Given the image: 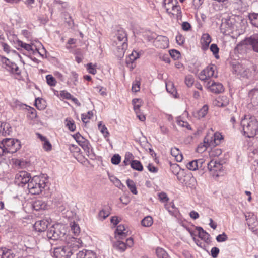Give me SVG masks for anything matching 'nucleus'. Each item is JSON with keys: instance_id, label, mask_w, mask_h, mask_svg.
<instances>
[{"instance_id": "4be33fe9", "label": "nucleus", "mask_w": 258, "mask_h": 258, "mask_svg": "<svg viewBox=\"0 0 258 258\" xmlns=\"http://www.w3.org/2000/svg\"><path fill=\"white\" fill-rule=\"evenodd\" d=\"M211 42V37L208 33L203 34L201 40L202 49L203 50L207 49Z\"/></svg>"}, {"instance_id": "a211bd4d", "label": "nucleus", "mask_w": 258, "mask_h": 258, "mask_svg": "<svg viewBox=\"0 0 258 258\" xmlns=\"http://www.w3.org/2000/svg\"><path fill=\"white\" fill-rule=\"evenodd\" d=\"M204 163V160L203 159L193 160L192 161L189 162L186 164V167L189 170L195 171L198 169L199 168H201L202 164Z\"/></svg>"}, {"instance_id": "680f3d73", "label": "nucleus", "mask_w": 258, "mask_h": 258, "mask_svg": "<svg viewBox=\"0 0 258 258\" xmlns=\"http://www.w3.org/2000/svg\"><path fill=\"white\" fill-rule=\"evenodd\" d=\"M132 154L128 153H126L125 156V158L123 162L124 163L125 165H128V164L131 163L130 160L132 158Z\"/></svg>"}, {"instance_id": "c756f323", "label": "nucleus", "mask_w": 258, "mask_h": 258, "mask_svg": "<svg viewBox=\"0 0 258 258\" xmlns=\"http://www.w3.org/2000/svg\"><path fill=\"white\" fill-rule=\"evenodd\" d=\"M33 208L38 211L41 209H45L46 207V204L41 200H37L34 202Z\"/></svg>"}, {"instance_id": "4d7b16f0", "label": "nucleus", "mask_w": 258, "mask_h": 258, "mask_svg": "<svg viewBox=\"0 0 258 258\" xmlns=\"http://www.w3.org/2000/svg\"><path fill=\"white\" fill-rule=\"evenodd\" d=\"M74 138L76 140L77 142L79 143H81V141H84L86 140L79 133H76V134L73 136Z\"/></svg>"}, {"instance_id": "f704fd0d", "label": "nucleus", "mask_w": 258, "mask_h": 258, "mask_svg": "<svg viewBox=\"0 0 258 258\" xmlns=\"http://www.w3.org/2000/svg\"><path fill=\"white\" fill-rule=\"evenodd\" d=\"M153 223V219L149 216L145 217L141 221V224L144 227H150Z\"/></svg>"}, {"instance_id": "20e7f679", "label": "nucleus", "mask_w": 258, "mask_h": 258, "mask_svg": "<svg viewBox=\"0 0 258 258\" xmlns=\"http://www.w3.org/2000/svg\"><path fill=\"white\" fill-rule=\"evenodd\" d=\"M21 147L20 142L18 140L6 138L0 143V156L5 153H14Z\"/></svg>"}, {"instance_id": "bf43d9fd", "label": "nucleus", "mask_w": 258, "mask_h": 258, "mask_svg": "<svg viewBox=\"0 0 258 258\" xmlns=\"http://www.w3.org/2000/svg\"><path fill=\"white\" fill-rule=\"evenodd\" d=\"M211 255L213 258H216L219 253V249L217 247H213L211 250Z\"/></svg>"}, {"instance_id": "052dcab7", "label": "nucleus", "mask_w": 258, "mask_h": 258, "mask_svg": "<svg viewBox=\"0 0 258 258\" xmlns=\"http://www.w3.org/2000/svg\"><path fill=\"white\" fill-rule=\"evenodd\" d=\"M69 150L72 153H78L80 151V148L77 146L73 144L70 145Z\"/></svg>"}, {"instance_id": "58836bf2", "label": "nucleus", "mask_w": 258, "mask_h": 258, "mask_svg": "<svg viewBox=\"0 0 258 258\" xmlns=\"http://www.w3.org/2000/svg\"><path fill=\"white\" fill-rule=\"evenodd\" d=\"M208 110V106L206 105H204L203 107L198 112L199 118H202L205 117L207 113Z\"/></svg>"}, {"instance_id": "5701e85b", "label": "nucleus", "mask_w": 258, "mask_h": 258, "mask_svg": "<svg viewBox=\"0 0 258 258\" xmlns=\"http://www.w3.org/2000/svg\"><path fill=\"white\" fill-rule=\"evenodd\" d=\"M82 148L86 152L89 158L91 159H93L95 158V155L93 152V149L89 141L87 142V144H84V145L82 146Z\"/></svg>"}, {"instance_id": "0eeeda50", "label": "nucleus", "mask_w": 258, "mask_h": 258, "mask_svg": "<svg viewBox=\"0 0 258 258\" xmlns=\"http://www.w3.org/2000/svg\"><path fill=\"white\" fill-rule=\"evenodd\" d=\"M237 68L239 69L238 74L242 77L251 79L255 76L256 67L252 64L245 66L239 64Z\"/></svg>"}, {"instance_id": "3c124183", "label": "nucleus", "mask_w": 258, "mask_h": 258, "mask_svg": "<svg viewBox=\"0 0 258 258\" xmlns=\"http://www.w3.org/2000/svg\"><path fill=\"white\" fill-rule=\"evenodd\" d=\"M71 230L75 235H77L80 233V227L78 224L74 223L71 226Z\"/></svg>"}, {"instance_id": "69168bd1", "label": "nucleus", "mask_w": 258, "mask_h": 258, "mask_svg": "<svg viewBox=\"0 0 258 258\" xmlns=\"http://www.w3.org/2000/svg\"><path fill=\"white\" fill-rule=\"evenodd\" d=\"M177 122L178 125L187 128H188V126H189L187 122H184L181 120H178Z\"/></svg>"}, {"instance_id": "864d4df0", "label": "nucleus", "mask_w": 258, "mask_h": 258, "mask_svg": "<svg viewBox=\"0 0 258 258\" xmlns=\"http://www.w3.org/2000/svg\"><path fill=\"white\" fill-rule=\"evenodd\" d=\"M176 41L179 45H181L184 44L185 38L181 34H178L176 36Z\"/></svg>"}, {"instance_id": "ddd939ff", "label": "nucleus", "mask_w": 258, "mask_h": 258, "mask_svg": "<svg viewBox=\"0 0 258 258\" xmlns=\"http://www.w3.org/2000/svg\"><path fill=\"white\" fill-rule=\"evenodd\" d=\"M127 38L126 32L123 30H119L114 37L113 44H119V43L121 41H122L121 43H127Z\"/></svg>"}, {"instance_id": "0e129e2a", "label": "nucleus", "mask_w": 258, "mask_h": 258, "mask_svg": "<svg viewBox=\"0 0 258 258\" xmlns=\"http://www.w3.org/2000/svg\"><path fill=\"white\" fill-rule=\"evenodd\" d=\"M147 168L151 172L156 173L158 171V168L155 167L152 164H149Z\"/></svg>"}, {"instance_id": "a878e982", "label": "nucleus", "mask_w": 258, "mask_h": 258, "mask_svg": "<svg viewBox=\"0 0 258 258\" xmlns=\"http://www.w3.org/2000/svg\"><path fill=\"white\" fill-rule=\"evenodd\" d=\"M249 96L251 98V103L253 105H258V89L251 90L249 93Z\"/></svg>"}, {"instance_id": "7ed1b4c3", "label": "nucleus", "mask_w": 258, "mask_h": 258, "mask_svg": "<svg viewBox=\"0 0 258 258\" xmlns=\"http://www.w3.org/2000/svg\"><path fill=\"white\" fill-rule=\"evenodd\" d=\"M47 179L44 176H35L28 184L29 192L32 195L40 194L46 186Z\"/></svg>"}, {"instance_id": "6e6d98bb", "label": "nucleus", "mask_w": 258, "mask_h": 258, "mask_svg": "<svg viewBox=\"0 0 258 258\" xmlns=\"http://www.w3.org/2000/svg\"><path fill=\"white\" fill-rule=\"evenodd\" d=\"M43 148L46 151H50L51 150L52 146L50 143L48 141V140H46L43 142Z\"/></svg>"}, {"instance_id": "7c9ffc66", "label": "nucleus", "mask_w": 258, "mask_h": 258, "mask_svg": "<svg viewBox=\"0 0 258 258\" xmlns=\"http://www.w3.org/2000/svg\"><path fill=\"white\" fill-rule=\"evenodd\" d=\"M249 19L252 25L258 28V13L249 14Z\"/></svg>"}, {"instance_id": "79ce46f5", "label": "nucleus", "mask_w": 258, "mask_h": 258, "mask_svg": "<svg viewBox=\"0 0 258 258\" xmlns=\"http://www.w3.org/2000/svg\"><path fill=\"white\" fill-rule=\"evenodd\" d=\"M42 102H44V101L42 99L37 98L35 100V106L39 110H42L45 108V104H43Z\"/></svg>"}, {"instance_id": "37998d69", "label": "nucleus", "mask_w": 258, "mask_h": 258, "mask_svg": "<svg viewBox=\"0 0 258 258\" xmlns=\"http://www.w3.org/2000/svg\"><path fill=\"white\" fill-rule=\"evenodd\" d=\"M18 45L28 51L33 50L30 44L25 43L21 41H18Z\"/></svg>"}, {"instance_id": "8fccbe9b", "label": "nucleus", "mask_w": 258, "mask_h": 258, "mask_svg": "<svg viewBox=\"0 0 258 258\" xmlns=\"http://www.w3.org/2000/svg\"><path fill=\"white\" fill-rule=\"evenodd\" d=\"M120 156L118 154H115L112 156L111 160L113 164L117 165L120 163Z\"/></svg>"}, {"instance_id": "cd10ccee", "label": "nucleus", "mask_w": 258, "mask_h": 258, "mask_svg": "<svg viewBox=\"0 0 258 258\" xmlns=\"http://www.w3.org/2000/svg\"><path fill=\"white\" fill-rule=\"evenodd\" d=\"M197 229L198 231L199 237L205 241L207 242L209 239L210 235L201 227H197Z\"/></svg>"}, {"instance_id": "6ab92c4d", "label": "nucleus", "mask_w": 258, "mask_h": 258, "mask_svg": "<svg viewBox=\"0 0 258 258\" xmlns=\"http://www.w3.org/2000/svg\"><path fill=\"white\" fill-rule=\"evenodd\" d=\"M48 222L45 220L36 221L34 225L35 230L39 232L44 231L47 228Z\"/></svg>"}, {"instance_id": "4468645a", "label": "nucleus", "mask_w": 258, "mask_h": 258, "mask_svg": "<svg viewBox=\"0 0 258 258\" xmlns=\"http://www.w3.org/2000/svg\"><path fill=\"white\" fill-rule=\"evenodd\" d=\"M154 45L157 47L165 49L169 45L168 39L165 36H158L154 41Z\"/></svg>"}, {"instance_id": "49530a36", "label": "nucleus", "mask_w": 258, "mask_h": 258, "mask_svg": "<svg viewBox=\"0 0 258 258\" xmlns=\"http://www.w3.org/2000/svg\"><path fill=\"white\" fill-rule=\"evenodd\" d=\"M66 125L68 126V128L71 131H74L76 129V126L74 124V122L73 120H70L68 119L66 120Z\"/></svg>"}, {"instance_id": "603ef678", "label": "nucleus", "mask_w": 258, "mask_h": 258, "mask_svg": "<svg viewBox=\"0 0 258 258\" xmlns=\"http://www.w3.org/2000/svg\"><path fill=\"white\" fill-rule=\"evenodd\" d=\"M170 55L174 59H178L180 56V53L178 51L173 49L169 51Z\"/></svg>"}, {"instance_id": "13d9d810", "label": "nucleus", "mask_w": 258, "mask_h": 258, "mask_svg": "<svg viewBox=\"0 0 258 258\" xmlns=\"http://www.w3.org/2000/svg\"><path fill=\"white\" fill-rule=\"evenodd\" d=\"M87 70L90 74L94 75L96 73V70L95 68L93 66L91 63L87 64Z\"/></svg>"}, {"instance_id": "9b49d317", "label": "nucleus", "mask_w": 258, "mask_h": 258, "mask_svg": "<svg viewBox=\"0 0 258 258\" xmlns=\"http://www.w3.org/2000/svg\"><path fill=\"white\" fill-rule=\"evenodd\" d=\"M245 44L252 48V50L258 53V34H254L244 40Z\"/></svg>"}, {"instance_id": "c9c22d12", "label": "nucleus", "mask_w": 258, "mask_h": 258, "mask_svg": "<svg viewBox=\"0 0 258 258\" xmlns=\"http://www.w3.org/2000/svg\"><path fill=\"white\" fill-rule=\"evenodd\" d=\"M98 127L101 133L103 134L105 138L108 137L109 133L107 130V128L105 125L102 124L101 121L99 122L98 124Z\"/></svg>"}, {"instance_id": "b1692460", "label": "nucleus", "mask_w": 258, "mask_h": 258, "mask_svg": "<svg viewBox=\"0 0 258 258\" xmlns=\"http://www.w3.org/2000/svg\"><path fill=\"white\" fill-rule=\"evenodd\" d=\"M208 168L210 171H213L214 172L220 170L222 168V165L216 161L211 160L208 164Z\"/></svg>"}, {"instance_id": "c03bdc74", "label": "nucleus", "mask_w": 258, "mask_h": 258, "mask_svg": "<svg viewBox=\"0 0 258 258\" xmlns=\"http://www.w3.org/2000/svg\"><path fill=\"white\" fill-rule=\"evenodd\" d=\"M185 83L188 87L192 86L194 83V77L191 75H188L186 76Z\"/></svg>"}, {"instance_id": "2f4dec72", "label": "nucleus", "mask_w": 258, "mask_h": 258, "mask_svg": "<svg viewBox=\"0 0 258 258\" xmlns=\"http://www.w3.org/2000/svg\"><path fill=\"white\" fill-rule=\"evenodd\" d=\"M131 166L134 169L139 171H141L143 169L142 164L138 160H133L131 163Z\"/></svg>"}, {"instance_id": "72a5a7b5", "label": "nucleus", "mask_w": 258, "mask_h": 258, "mask_svg": "<svg viewBox=\"0 0 258 258\" xmlns=\"http://www.w3.org/2000/svg\"><path fill=\"white\" fill-rule=\"evenodd\" d=\"M126 184L129 188L130 191L134 195H137L138 194V191L136 187V185L134 182L130 179H128L126 181Z\"/></svg>"}, {"instance_id": "473e14b6", "label": "nucleus", "mask_w": 258, "mask_h": 258, "mask_svg": "<svg viewBox=\"0 0 258 258\" xmlns=\"http://www.w3.org/2000/svg\"><path fill=\"white\" fill-rule=\"evenodd\" d=\"M156 253L158 258H169L167 253L162 248L158 247Z\"/></svg>"}, {"instance_id": "774afa93", "label": "nucleus", "mask_w": 258, "mask_h": 258, "mask_svg": "<svg viewBox=\"0 0 258 258\" xmlns=\"http://www.w3.org/2000/svg\"><path fill=\"white\" fill-rule=\"evenodd\" d=\"M189 215L191 218L195 220L198 219L199 217V214L195 211H191L189 213Z\"/></svg>"}, {"instance_id": "39448f33", "label": "nucleus", "mask_w": 258, "mask_h": 258, "mask_svg": "<svg viewBox=\"0 0 258 258\" xmlns=\"http://www.w3.org/2000/svg\"><path fill=\"white\" fill-rule=\"evenodd\" d=\"M66 233L64 226L58 223L51 226L47 231V237L49 239L56 240L63 237Z\"/></svg>"}, {"instance_id": "423d86ee", "label": "nucleus", "mask_w": 258, "mask_h": 258, "mask_svg": "<svg viewBox=\"0 0 258 258\" xmlns=\"http://www.w3.org/2000/svg\"><path fill=\"white\" fill-rule=\"evenodd\" d=\"M177 0H164V7L169 14L175 15L177 19H181V11L180 7L177 5Z\"/></svg>"}, {"instance_id": "a18cd8bd", "label": "nucleus", "mask_w": 258, "mask_h": 258, "mask_svg": "<svg viewBox=\"0 0 258 258\" xmlns=\"http://www.w3.org/2000/svg\"><path fill=\"white\" fill-rule=\"evenodd\" d=\"M210 50L213 52L216 58L219 57L218 53L219 52V48L217 45L215 44H212L210 46Z\"/></svg>"}, {"instance_id": "9d476101", "label": "nucleus", "mask_w": 258, "mask_h": 258, "mask_svg": "<svg viewBox=\"0 0 258 258\" xmlns=\"http://www.w3.org/2000/svg\"><path fill=\"white\" fill-rule=\"evenodd\" d=\"M31 179L30 173L25 171H22L16 175L15 182L18 186H23L24 184H28Z\"/></svg>"}, {"instance_id": "6e6552de", "label": "nucleus", "mask_w": 258, "mask_h": 258, "mask_svg": "<svg viewBox=\"0 0 258 258\" xmlns=\"http://www.w3.org/2000/svg\"><path fill=\"white\" fill-rule=\"evenodd\" d=\"M216 69V67L215 65L211 64L207 66L200 73L199 78L202 81H206L212 77H217V73L215 72Z\"/></svg>"}, {"instance_id": "e2e57ef3", "label": "nucleus", "mask_w": 258, "mask_h": 258, "mask_svg": "<svg viewBox=\"0 0 258 258\" xmlns=\"http://www.w3.org/2000/svg\"><path fill=\"white\" fill-rule=\"evenodd\" d=\"M182 28L184 31H188L191 29V25L188 22H184L182 24Z\"/></svg>"}, {"instance_id": "5fc2aeb1", "label": "nucleus", "mask_w": 258, "mask_h": 258, "mask_svg": "<svg viewBox=\"0 0 258 258\" xmlns=\"http://www.w3.org/2000/svg\"><path fill=\"white\" fill-rule=\"evenodd\" d=\"M60 95L63 98L71 99L72 98L71 94L65 90L61 91L60 92Z\"/></svg>"}, {"instance_id": "a19ab883", "label": "nucleus", "mask_w": 258, "mask_h": 258, "mask_svg": "<svg viewBox=\"0 0 258 258\" xmlns=\"http://www.w3.org/2000/svg\"><path fill=\"white\" fill-rule=\"evenodd\" d=\"M159 200L162 203H165L169 201V199L167 194L164 192H161L158 194Z\"/></svg>"}, {"instance_id": "f3484780", "label": "nucleus", "mask_w": 258, "mask_h": 258, "mask_svg": "<svg viewBox=\"0 0 258 258\" xmlns=\"http://www.w3.org/2000/svg\"><path fill=\"white\" fill-rule=\"evenodd\" d=\"M229 99L225 95H222L217 98L214 101L213 104L218 107H225L228 105Z\"/></svg>"}, {"instance_id": "09e8293b", "label": "nucleus", "mask_w": 258, "mask_h": 258, "mask_svg": "<svg viewBox=\"0 0 258 258\" xmlns=\"http://www.w3.org/2000/svg\"><path fill=\"white\" fill-rule=\"evenodd\" d=\"M228 239L227 235L223 232L222 234H219L216 237V240L219 242H224Z\"/></svg>"}, {"instance_id": "e433bc0d", "label": "nucleus", "mask_w": 258, "mask_h": 258, "mask_svg": "<svg viewBox=\"0 0 258 258\" xmlns=\"http://www.w3.org/2000/svg\"><path fill=\"white\" fill-rule=\"evenodd\" d=\"M110 180L117 187L121 189L123 185L120 181L114 176H110L109 177Z\"/></svg>"}, {"instance_id": "aec40b11", "label": "nucleus", "mask_w": 258, "mask_h": 258, "mask_svg": "<svg viewBox=\"0 0 258 258\" xmlns=\"http://www.w3.org/2000/svg\"><path fill=\"white\" fill-rule=\"evenodd\" d=\"M121 43V46H120L119 44L115 45L117 47L116 55L118 58H121L123 57L125 50H126L128 46L127 43L124 42Z\"/></svg>"}, {"instance_id": "2eb2a0df", "label": "nucleus", "mask_w": 258, "mask_h": 258, "mask_svg": "<svg viewBox=\"0 0 258 258\" xmlns=\"http://www.w3.org/2000/svg\"><path fill=\"white\" fill-rule=\"evenodd\" d=\"M247 224L250 228L254 229L257 225L256 217L252 213H248L245 215Z\"/></svg>"}, {"instance_id": "ea45409f", "label": "nucleus", "mask_w": 258, "mask_h": 258, "mask_svg": "<svg viewBox=\"0 0 258 258\" xmlns=\"http://www.w3.org/2000/svg\"><path fill=\"white\" fill-rule=\"evenodd\" d=\"M47 83L51 86H54L56 84V81L55 78L51 75H48L46 76Z\"/></svg>"}, {"instance_id": "4c0bfd02", "label": "nucleus", "mask_w": 258, "mask_h": 258, "mask_svg": "<svg viewBox=\"0 0 258 258\" xmlns=\"http://www.w3.org/2000/svg\"><path fill=\"white\" fill-rule=\"evenodd\" d=\"M114 246H115L118 250L122 252L124 251L126 248V245L125 243L119 240L115 242L114 244Z\"/></svg>"}, {"instance_id": "f8f14e48", "label": "nucleus", "mask_w": 258, "mask_h": 258, "mask_svg": "<svg viewBox=\"0 0 258 258\" xmlns=\"http://www.w3.org/2000/svg\"><path fill=\"white\" fill-rule=\"evenodd\" d=\"M206 86L210 91L214 93H220L224 91L223 86L221 83L211 80L207 82Z\"/></svg>"}, {"instance_id": "412c9836", "label": "nucleus", "mask_w": 258, "mask_h": 258, "mask_svg": "<svg viewBox=\"0 0 258 258\" xmlns=\"http://www.w3.org/2000/svg\"><path fill=\"white\" fill-rule=\"evenodd\" d=\"M139 58V54L135 51H133L132 53L126 58V63L127 66L131 68L132 69H134L135 66H133V62Z\"/></svg>"}, {"instance_id": "1a4fd4ad", "label": "nucleus", "mask_w": 258, "mask_h": 258, "mask_svg": "<svg viewBox=\"0 0 258 258\" xmlns=\"http://www.w3.org/2000/svg\"><path fill=\"white\" fill-rule=\"evenodd\" d=\"M222 139V136L220 133H215L213 136H207L204 139V146L215 147L220 143V140Z\"/></svg>"}, {"instance_id": "dca6fc26", "label": "nucleus", "mask_w": 258, "mask_h": 258, "mask_svg": "<svg viewBox=\"0 0 258 258\" xmlns=\"http://www.w3.org/2000/svg\"><path fill=\"white\" fill-rule=\"evenodd\" d=\"M128 231L125 228L123 225H118L115 231V237L119 239H123L129 235Z\"/></svg>"}, {"instance_id": "bb28decb", "label": "nucleus", "mask_w": 258, "mask_h": 258, "mask_svg": "<svg viewBox=\"0 0 258 258\" xmlns=\"http://www.w3.org/2000/svg\"><path fill=\"white\" fill-rule=\"evenodd\" d=\"M77 258H95V255L91 251H80L77 254Z\"/></svg>"}, {"instance_id": "393cba45", "label": "nucleus", "mask_w": 258, "mask_h": 258, "mask_svg": "<svg viewBox=\"0 0 258 258\" xmlns=\"http://www.w3.org/2000/svg\"><path fill=\"white\" fill-rule=\"evenodd\" d=\"M16 256L10 249L0 248V258H16Z\"/></svg>"}, {"instance_id": "c85d7f7f", "label": "nucleus", "mask_w": 258, "mask_h": 258, "mask_svg": "<svg viewBox=\"0 0 258 258\" xmlns=\"http://www.w3.org/2000/svg\"><path fill=\"white\" fill-rule=\"evenodd\" d=\"M171 154L175 157L177 162H181L183 159L182 155L177 148H172L171 149Z\"/></svg>"}, {"instance_id": "f03ea898", "label": "nucleus", "mask_w": 258, "mask_h": 258, "mask_svg": "<svg viewBox=\"0 0 258 258\" xmlns=\"http://www.w3.org/2000/svg\"><path fill=\"white\" fill-rule=\"evenodd\" d=\"M241 125L244 135L248 138L253 137L258 133V121L254 116L245 115L241 119Z\"/></svg>"}, {"instance_id": "338daca9", "label": "nucleus", "mask_w": 258, "mask_h": 258, "mask_svg": "<svg viewBox=\"0 0 258 258\" xmlns=\"http://www.w3.org/2000/svg\"><path fill=\"white\" fill-rule=\"evenodd\" d=\"M78 74L74 72L71 73V79L73 81V84L76 85L77 82Z\"/></svg>"}, {"instance_id": "f257e3e1", "label": "nucleus", "mask_w": 258, "mask_h": 258, "mask_svg": "<svg viewBox=\"0 0 258 258\" xmlns=\"http://www.w3.org/2000/svg\"><path fill=\"white\" fill-rule=\"evenodd\" d=\"M66 245L57 247L54 250V255L56 258H70L73 253L81 245L80 239L67 235L65 238Z\"/></svg>"}, {"instance_id": "de8ad7c7", "label": "nucleus", "mask_w": 258, "mask_h": 258, "mask_svg": "<svg viewBox=\"0 0 258 258\" xmlns=\"http://www.w3.org/2000/svg\"><path fill=\"white\" fill-rule=\"evenodd\" d=\"M110 214L109 211L106 210H102L100 211L98 214L99 218L103 220L107 217Z\"/></svg>"}]
</instances>
